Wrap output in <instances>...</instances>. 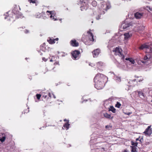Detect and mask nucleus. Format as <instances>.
<instances>
[{"mask_svg":"<svg viewBox=\"0 0 152 152\" xmlns=\"http://www.w3.org/2000/svg\"><path fill=\"white\" fill-rule=\"evenodd\" d=\"M145 49L146 53H152V43L149 45H147L146 44L141 45L139 47L140 50H143Z\"/></svg>","mask_w":152,"mask_h":152,"instance_id":"f257e3e1","label":"nucleus"},{"mask_svg":"<svg viewBox=\"0 0 152 152\" xmlns=\"http://www.w3.org/2000/svg\"><path fill=\"white\" fill-rule=\"evenodd\" d=\"M95 83L94 86L97 89H101L104 87V80H94Z\"/></svg>","mask_w":152,"mask_h":152,"instance_id":"f03ea898","label":"nucleus"},{"mask_svg":"<svg viewBox=\"0 0 152 152\" xmlns=\"http://www.w3.org/2000/svg\"><path fill=\"white\" fill-rule=\"evenodd\" d=\"M80 4V8L82 11L86 10L88 8V5L87 2L85 1V0H80L79 2Z\"/></svg>","mask_w":152,"mask_h":152,"instance_id":"7ed1b4c3","label":"nucleus"},{"mask_svg":"<svg viewBox=\"0 0 152 152\" xmlns=\"http://www.w3.org/2000/svg\"><path fill=\"white\" fill-rule=\"evenodd\" d=\"M113 51L115 52V55H118L122 59L124 60V59L125 56L122 53L119 48L116 47L114 48Z\"/></svg>","mask_w":152,"mask_h":152,"instance_id":"20e7f679","label":"nucleus"},{"mask_svg":"<svg viewBox=\"0 0 152 152\" xmlns=\"http://www.w3.org/2000/svg\"><path fill=\"white\" fill-rule=\"evenodd\" d=\"M152 59V54L151 53H149V54L145 56L143 60H141L140 61L142 63L145 64L147 61Z\"/></svg>","mask_w":152,"mask_h":152,"instance_id":"39448f33","label":"nucleus"},{"mask_svg":"<svg viewBox=\"0 0 152 152\" xmlns=\"http://www.w3.org/2000/svg\"><path fill=\"white\" fill-rule=\"evenodd\" d=\"M107 77L102 74L99 73L97 74L96 75L94 78V80H104L105 78H106Z\"/></svg>","mask_w":152,"mask_h":152,"instance_id":"423d86ee","label":"nucleus"},{"mask_svg":"<svg viewBox=\"0 0 152 152\" xmlns=\"http://www.w3.org/2000/svg\"><path fill=\"white\" fill-rule=\"evenodd\" d=\"M143 133H144L146 135H147L150 136L152 134V130L151 128V126H148L145 129V131L143 132Z\"/></svg>","mask_w":152,"mask_h":152,"instance_id":"0eeeda50","label":"nucleus"},{"mask_svg":"<svg viewBox=\"0 0 152 152\" xmlns=\"http://www.w3.org/2000/svg\"><path fill=\"white\" fill-rule=\"evenodd\" d=\"M80 54V52L79 50H74L72 53V57L74 59L79 58V56Z\"/></svg>","mask_w":152,"mask_h":152,"instance_id":"6e6552de","label":"nucleus"},{"mask_svg":"<svg viewBox=\"0 0 152 152\" xmlns=\"http://www.w3.org/2000/svg\"><path fill=\"white\" fill-rule=\"evenodd\" d=\"M132 26V24L131 23H128L124 22L122 23L121 26V28L125 29H127L128 28Z\"/></svg>","mask_w":152,"mask_h":152,"instance_id":"1a4fd4ad","label":"nucleus"},{"mask_svg":"<svg viewBox=\"0 0 152 152\" xmlns=\"http://www.w3.org/2000/svg\"><path fill=\"white\" fill-rule=\"evenodd\" d=\"M101 7L103 9L105 10L106 11L108 9L110 8V4L103 2L102 3Z\"/></svg>","mask_w":152,"mask_h":152,"instance_id":"9d476101","label":"nucleus"},{"mask_svg":"<svg viewBox=\"0 0 152 152\" xmlns=\"http://www.w3.org/2000/svg\"><path fill=\"white\" fill-rule=\"evenodd\" d=\"M143 13L142 12H137L134 14V17L137 19L141 18L143 16Z\"/></svg>","mask_w":152,"mask_h":152,"instance_id":"9b49d317","label":"nucleus"},{"mask_svg":"<svg viewBox=\"0 0 152 152\" xmlns=\"http://www.w3.org/2000/svg\"><path fill=\"white\" fill-rule=\"evenodd\" d=\"M71 45L73 47H77L79 46V43L77 42L75 39L72 40L70 42Z\"/></svg>","mask_w":152,"mask_h":152,"instance_id":"f8f14e48","label":"nucleus"},{"mask_svg":"<svg viewBox=\"0 0 152 152\" xmlns=\"http://www.w3.org/2000/svg\"><path fill=\"white\" fill-rule=\"evenodd\" d=\"M100 52V50L99 49H97L93 51L92 52L93 56L94 57L97 56Z\"/></svg>","mask_w":152,"mask_h":152,"instance_id":"ddd939ff","label":"nucleus"},{"mask_svg":"<svg viewBox=\"0 0 152 152\" xmlns=\"http://www.w3.org/2000/svg\"><path fill=\"white\" fill-rule=\"evenodd\" d=\"M87 33L89 37H91V38H89V39L90 41H94V35L92 32L90 31H87Z\"/></svg>","mask_w":152,"mask_h":152,"instance_id":"4468645a","label":"nucleus"},{"mask_svg":"<svg viewBox=\"0 0 152 152\" xmlns=\"http://www.w3.org/2000/svg\"><path fill=\"white\" fill-rule=\"evenodd\" d=\"M124 39L125 40H127L132 36L131 34H129V33H125L124 34Z\"/></svg>","mask_w":152,"mask_h":152,"instance_id":"2eb2a0df","label":"nucleus"},{"mask_svg":"<svg viewBox=\"0 0 152 152\" xmlns=\"http://www.w3.org/2000/svg\"><path fill=\"white\" fill-rule=\"evenodd\" d=\"M137 80L138 78L135 79L133 80H130L128 83L130 84L131 85V86H133V85L134 86V85L135 84L134 83H135L136 81H137Z\"/></svg>","mask_w":152,"mask_h":152,"instance_id":"dca6fc26","label":"nucleus"},{"mask_svg":"<svg viewBox=\"0 0 152 152\" xmlns=\"http://www.w3.org/2000/svg\"><path fill=\"white\" fill-rule=\"evenodd\" d=\"M125 60L127 61H129L132 64H134L135 63L134 60L132 58H125Z\"/></svg>","mask_w":152,"mask_h":152,"instance_id":"f3484780","label":"nucleus"},{"mask_svg":"<svg viewBox=\"0 0 152 152\" xmlns=\"http://www.w3.org/2000/svg\"><path fill=\"white\" fill-rule=\"evenodd\" d=\"M109 111H111L113 113H115L116 112V109L113 106H110L109 108Z\"/></svg>","mask_w":152,"mask_h":152,"instance_id":"a211bd4d","label":"nucleus"},{"mask_svg":"<svg viewBox=\"0 0 152 152\" xmlns=\"http://www.w3.org/2000/svg\"><path fill=\"white\" fill-rule=\"evenodd\" d=\"M69 123V121H68L67 122L65 123L63 125V127L65 128L66 129V130L68 129L69 128L70 124Z\"/></svg>","mask_w":152,"mask_h":152,"instance_id":"6ab92c4d","label":"nucleus"},{"mask_svg":"<svg viewBox=\"0 0 152 152\" xmlns=\"http://www.w3.org/2000/svg\"><path fill=\"white\" fill-rule=\"evenodd\" d=\"M137 92L138 93L139 96L140 98H142V97H144L143 93L142 91H137Z\"/></svg>","mask_w":152,"mask_h":152,"instance_id":"aec40b11","label":"nucleus"},{"mask_svg":"<svg viewBox=\"0 0 152 152\" xmlns=\"http://www.w3.org/2000/svg\"><path fill=\"white\" fill-rule=\"evenodd\" d=\"M101 149H104L103 148H97L95 149H94L92 150V151L94 152H101L102 151Z\"/></svg>","mask_w":152,"mask_h":152,"instance_id":"412c9836","label":"nucleus"},{"mask_svg":"<svg viewBox=\"0 0 152 152\" xmlns=\"http://www.w3.org/2000/svg\"><path fill=\"white\" fill-rule=\"evenodd\" d=\"M104 116L106 118L109 119L110 118L111 115L107 113H105L104 114Z\"/></svg>","mask_w":152,"mask_h":152,"instance_id":"4be33fe9","label":"nucleus"},{"mask_svg":"<svg viewBox=\"0 0 152 152\" xmlns=\"http://www.w3.org/2000/svg\"><path fill=\"white\" fill-rule=\"evenodd\" d=\"M55 39H50L49 40H48V42L50 44H53L55 43Z\"/></svg>","mask_w":152,"mask_h":152,"instance_id":"5701e85b","label":"nucleus"},{"mask_svg":"<svg viewBox=\"0 0 152 152\" xmlns=\"http://www.w3.org/2000/svg\"><path fill=\"white\" fill-rule=\"evenodd\" d=\"M130 147L132 148L131 151L132 152H137L136 148L133 146H131Z\"/></svg>","mask_w":152,"mask_h":152,"instance_id":"b1692460","label":"nucleus"},{"mask_svg":"<svg viewBox=\"0 0 152 152\" xmlns=\"http://www.w3.org/2000/svg\"><path fill=\"white\" fill-rule=\"evenodd\" d=\"M15 9L16 8L15 7V8L12 10V12L15 15L18 14L19 12L18 10H16Z\"/></svg>","mask_w":152,"mask_h":152,"instance_id":"393cba45","label":"nucleus"},{"mask_svg":"<svg viewBox=\"0 0 152 152\" xmlns=\"http://www.w3.org/2000/svg\"><path fill=\"white\" fill-rule=\"evenodd\" d=\"M40 50L43 51H45V45H42L40 46Z\"/></svg>","mask_w":152,"mask_h":152,"instance_id":"a878e982","label":"nucleus"},{"mask_svg":"<svg viewBox=\"0 0 152 152\" xmlns=\"http://www.w3.org/2000/svg\"><path fill=\"white\" fill-rule=\"evenodd\" d=\"M121 104L119 102H117L116 104H115V107H117L118 108H120L121 106Z\"/></svg>","mask_w":152,"mask_h":152,"instance_id":"bb28decb","label":"nucleus"},{"mask_svg":"<svg viewBox=\"0 0 152 152\" xmlns=\"http://www.w3.org/2000/svg\"><path fill=\"white\" fill-rule=\"evenodd\" d=\"M91 4L93 7H96L97 5V2L95 1H92Z\"/></svg>","mask_w":152,"mask_h":152,"instance_id":"cd10ccee","label":"nucleus"},{"mask_svg":"<svg viewBox=\"0 0 152 152\" xmlns=\"http://www.w3.org/2000/svg\"><path fill=\"white\" fill-rule=\"evenodd\" d=\"M6 137L5 136H3L0 139V141L2 142H3L5 140Z\"/></svg>","mask_w":152,"mask_h":152,"instance_id":"c85d7f7f","label":"nucleus"},{"mask_svg":"<svg viewBox=\"0 0 152 152\" xmlns=\"http://www.w3.org/2000/svg\"><path fill=\"white\" fill-rule=\"evenodd\" d=\"M97 66H102L103 64V63L102 62H99L97 63Z\"/></svg>","mask_w":152,"mask_h":152,"instance_id":"c756f323","label":"nucleus"},{"mask_svg":"<svg viewBox=\"0 0 152 152\" xmlns=\"http://www.w3.org/2000/svg\"><path fill=\"white\" fill-rule=\"evenodd\" d=\"M115 80L117 82H120L121 81V78L120 77H115Z\"/></svg>","mask_w":152,"mask_h":152,"instance_id":"7c9ffc66","label":"nucleus"},{"mask_svg":"<svg viewBox=\"0 0 152 152\" xmlns=\"http://www.w3.org/2000/svg\"><path fill=\"white\" fill-rule=\"evenodd\" d=\"M29 107H28L27 109H26L25 110H24V111L23 112V113L24 114L26 113H28L29 112Z\"/></svg>","mask_w":152,"mask_h":152,"instance_id":"2f4dec72","label":"nucleus"},{"mask_svg":"<svg viewBox=\"0 0 152 152\" xmlns=\"http://www.w3.org/2000/svg\"><path fill=\"white\" fill-rule=\"evenodd\" d=\"M37 98L38 99H39L41 96V95L40 94H37L36 95Z\"/></svg>","mask_w":152,"mask_h":152,"instance_id":"473e14b6","label":"nucleus"},{"mask_svg":"<svg viewBox=\"0 0 152 152\" xmlns=\"http://www.w3.org/2000/svg\"><path fill=\"white\" fill-rule=\"evenodd\" d=\"M28 1L30 3H35V0H28Z\"/></svg>","mask_w":152,"mask_h":152,"instance_id":"72a5a7b5","label":"nucleus"},{"mask_svg":"<svg viewBox=\"0 0 152 152\" xmlns=\"http://www.w3.org/2000/svg\"><path fill=\"white\" fill-rule=\"evenodd\" d=\"M132 145H135L136 146H137V145L138 144V143L137 142H132Z\"/></svg>","mask_w":152,"mask_h":152,"instance_id":"f704fd0d","label":"nucleus"},{"mask_svg":"<svg viewBox=\"0 0 152 152\" xmlns=\"http://www.w3.org/2000/svg\"><path fill=\"white\" fill-rule=\"evenodd\" d=\"M112 126H110L109 125H107L105 126V128L106 129H109L110 128H111Z\"/></svg>","mask_w":152,"mask_h":152,"instance_id":"c9c22d12","label":"nucleus"},{"mask_svg":"<svg viewBox=\"0 0 152 152\" xmlns=\"http://www.w3.org/2000/svg\"><path fill=\"white\" fill-rule=\"evenodd\" d=\"M24 17L23 14L21 13H20V18H22Z\"/></svg>","mask_w":152,"mask_h":152,"instance_id":"e433bc0d","label":"nucleus"},{"mask_svg":"<svg viewBox=\"0 0 152 152\" xmlns=\"http://www.w3.org/2000/svg\"><path fill=\"white\" fill-rule=\"evenodd\" d=\"M100 16L99 15H98L96 17V20H98L100 18Z\"/></svg>","mask_w":152,"mask_h":152,"instance_id":"4c0bfd02","label":"nucleus"},{"mask_svg":"<svg viewBox=\"0 0 152 152\" xmlns=\"http://www.w3.org/2000/svg\"><path fill=\"white\" fill-rule=\"evenodd\" d=\"M10 16H7L6 15V16H5V17H4V19H6L7 18H9V20H11V19H10Z\"/></svg>","mask_w":152,"mask_h":152,"instance_id":"58836bf2","label":"nucleus"},{"mask_svg":"<svg viewBox=\"0 0 152 152\" xmlns=\"http://www.w3.org/2000/svg\"><path fill=\"white\" fill-rule=\"evenodd\" d=\"M24 32L25 33L27 34L29 32V31L28 30H25L24 31Z\"/></svg>","mask_w":152,"mask_h":152,"instance_id":"ea45409f","label":"nucleus"},{"mask_svg":"<svg viewBox=\"0 0 152 152\" xmlns=\"http://www.w3.org/2000/svg\"><path fill=\"white\" fill-rule=\"evenodd\" d=\"M42 59L43 61H47V59H46L44 57H43V58H42Z\"/></svg>","mask_w":152,"mask_h":152,"instance_id":"a19ab883","label":"nucleus"},{"mask_svg":"<svg viewBox=\"0 0 152 152\" xmlns=\"http://www.w3.org/2000/svg\"><path fill=\"white\" fill-rule=\"evenodd\" d=\"M142 80L138 79L137 81H136L137 83L138 82H142Z\"/></svg>","mask_w":152,"mask_h":152,"instance_id":"79ce46f5","label":"nucleus"},{"mask_svg":"<svg viewBox=\"0 0 152 152\" xmlns=\"http://www.w3.org/2000/svg\"><path fill=\"white\" fill-rule=\"evenodd\" d=\"M46 12L47 13H49L50 14V15H51L52 11H49L48 10V11H47Z\"/></svg>","mask_w":152,"mask_h":152,"instance_id":"37998d69","label":"nucleus"},{"mask_svg":"<svg viewBox=\"0 0 152 152\" xmlns=\"http://www.w3.org/2000/svg\"><path fill=\"white\" fill-rule=\"evenodd\" d=\"M143 140V138H141L140 140H139V141L142 142V141Z\"/></svg>","mask_w":152,"mask_h":152,"instance_id":"c03bdc74","label":"nucleus"},{"mask_svg":"<svg viewBox=\"0 0 152 152\" xmlns=\"http://www.w3.org/2000/svg\"><path fill=\"white\" fill-rule=\"evenodd\" d=\"M48 95L51 98V94L50 93L48 94Z\"/></svg>","mask_w":152,"mask_h":152,"instance_id":"a18cd8bd","label":"nucleus"},{"mask_svg":"<svg viewBox=\"0 0 152 152\" xmlns=\"http://www.w3.org/2000/svg\"><path fill=\"white\" fill-rule=\"evenodd\" d=\"M51 19L53 20L54 21H56L57 20V19L56 18H53Z\"/></svg>","mask_w":152,"mask_h":152,"instance_id":"49530a36","label":"nucleus"},{"mask_svg":"<svg viewBox=\"0 0 152 152\" xmlns=\"http://www.w3.org/2000/svg\"><path fill=\"white\" fill-rule=\"evenodd\" d=\"M148 7L149 8V10L150 11H152V8H151L150 7Z\"/></svg>","mask_w":152,"mask_h":152,"instance_id":"de8ad7c7","label":"nucleus"},{"mask_svg":"<svg viewBox=\"0 0 152 152\" xmlns=\"http://www.w3.org/2000/svg\"><path fill=\"white\" fill-rule=\"evenodd\" d=\"M43 97H44L45 98H46L47 97V96L46 95H44L43 96Z\"/></svg>","mask_w":152,"mask_h":152,"instance_id":"09e8293b","label":"nucleus"},{"mask_svg":"<svg viewBox=\"0 0 152 152\" xmlns=\"http://www.w3.org/2000/svg\"><path fill=\"white\" fill-rule=\"evenodd\" d=\"M53 17V15H52V13H51V15L50 16V18H52Z\"/></svg>","mask_w":152,"mask_h":152,"instance_id":"8fccbe9b","label":"nucleus"},{"mask_svg":"<svg viewBox=\"0 0 152 152\" xmlns=\"http://www.w3.org/2000/svg\"><path fill=\"white\" fill-rule=\"evenodd\" d=\"M29 79L31 80L32 79V78L31 76H30V77H29Z\"/></svg>","mask_w":152,"mask_h":152,"instance_id":"3c124183","label":"nucleus"},{"mask_svg":"<svg viewBox=\"0 0 152 152\" xmlns=\"http://www.w3.org/2000/svg\"><path fill=\"white\" fill-rule=\"evenodd\" d=\"M139 137L138 138H136V141H138V140H139Z\"/></svg>","mask_w":152,"mask_h":152,"instance_id":"603ef678","label":"nucleus"},{"mask_svg":"<svg viewBox=\"0 0 152 152\" xmlns=\"http://www.w3.org/2000/svg\"><path fill=\"white\" fill-rule=\"evenodd\" d=\"M113 118V116H111L110 118V119H112Z\"/></svg>","mask_w":152,"mask_h":152,"instance_id":"864d4df0","label":"nucleus"},{"mask_svg":"<svg viewBox=\"0 0 152 152\" xmlns=\"http://www.w3.org/2000/svg\"><path fill=\"white\" fill-rule=\"evenodd\" d=\"M58 62H56L55 63H54V64H58Z\"/></svg>","mask_w":152,"mask_h":152,"instance_id":"5fc2aeb1","label":"nucleus"},{"mask_svg":"<svg viewBox=\"0 0 152 152\" xmlns=\"http://www.w3.org/2000/svg\"><path fill=\"white\" fill-rule=\"evenodd\" d=\"M131 113H127V115H129L130 114H131Z\"/></svg>","mask_w":152,"mask_h":152,"instance_id":"6e6d98bb","label":"nucleus"},{"mask_svg":"<svg viewBox=\"0 0 152 152\" xmlns=\"http://www.w3.org/2000/svg\"><path fill=\"white\" fill-rule=\"evenodd\" d=\"M68 121V120H66V119H64V121Z\"/></svg>","mask_w":152,"mask_h":152,"instance_id":"4d7b16f0","label":"nucleus"},{"mask_svg":"<svg viewBox=\"0 0 152 152\" xmlns=\"http://www.w3.org/2000/svg\"><path fill=\"white\" fill-rule=\"evenodd\" d=\"M55 39V40H58V38H56V39Z\"/></svg>","mask_w":152,"mask_h":152,"instance_id":"13d9d810","label":"nucleus"},{"mask_svg":"<svg viewBox=\"0 0 152 152\" xmlns=\"http://www.w3.org/2000/svg\"><path fill=\"white\" fill-rule=\"evenodd\" d=\"M134 77H136H136H137V78L139 77H138L136 75H135V76H134Z\"/></svg>","mask_w":152,"mask_h":152,"instance_id":"bf43d9fd","label":"nucleus"},{"mask_svg":"<svg viewBox=\"0 0 152 152\" xmlns=\"http://www.w3.org/2000/svg\"><path fill=\"white\" fill-rule=\"evenodd\" d=\"M50 61H51H51H53V60H52V59H50Z\"/></svg>","mask_w":152,"mask_h":152,"instance_id":"052dcab7","label":"nucleus"},{"mask_svg":"<svg viewBox=\"0 0 152 152\" xmlns=\"http://www.w3.org/2000/svg\"><path fill=\"white\" fill-rule=\"evenodd\" d=\"M53 97L54 98H56V96L53 94Z\"/></svg>","mask_w":152,"mask_h":152,"instance_id":"680f3d73","label":"nucleus"},{"mask_svg":"<svg viewBox=\"0 0 152 152\" xmlns=\"http://www.w3.org/2000/svg\"><path fill=\"white\" fill-rule=\"evenodd\" d=\"M103 14H104V11H103Z\"/></svg>","mask_w":152,"mask_h":152,"instance_id":"e2e57ef3","label":"nucleus"},{"mask_svg":"<svg viewBox=\"0 0 152 152\" xmlns=\"http://www.w3.org/2000/svg\"><path fill=\"white\" fill-rule=\"evenodd\" d=\"M67 85L68 86H69L70 85H69V84H67Z\"/></svg>","mask_w":152,"mask_h":152,"instance_id":"0e129e2a","label":"nucleus"},{"mask_svg":"<svg viewBox=\"0 0 152 152\" xmlns=\"http://www.w3.org/2000/svg\"><path fill=\"white\" fill-rule=\"evenodd\" d=\"M67 85L68 86H69L70 85H69V84H67Z\"/></svg>","mask_w":152,"mask_h":152,"instance_id":"69168bd1","label":"nucleus"},{"mask_svg":"<svg viewBox=\"0 0 152 152\" xmlns=\"http://www.w3.org/2000/svg\"><path fill=\"white\" fill-rule=\"evenodd\" d=\"M91 23H93V21H92Z\"/></svg>","mask_w":152,"mask_h":152,"instance_id":"338daca9","label":"nucleus"},{"mask_svg":"<svg viewBox=\"0 0 152 152\" xmlns=\"http://www.w3.org/2000/svg\"><path fill=\"white\" fill-rule=\"evenodd\" d=\"M121 51H122V50H121Z\"/></svg>","mask_w":152,"mask_h":152,"instance_id":"774afa93","label":"nucleus"}]
</instances>
